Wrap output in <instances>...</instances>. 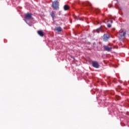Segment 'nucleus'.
Masks as SVG:
<instances>
[{
    "mask_svg": "<svg viewBox=\"0 0 129 129\" xmlns=\"http://www.w3.org/2000/svg\"><path fill=\"white\" fill-rule=\"evenodd\" d=\"M52 7L54 10H58L59 9V2L57 1L52 2Z\"/></svg>",
    "mask_w": 129,
    "mask_h": 129,
    "instance_id": "nucleus-1",
    "label": "nucleus"
},
{
    "mask_svg": "<svg viewBox=\"0 0 129 129\" xmlns=\"http://www.w3.org/2000/svg\"><path fill=\"white\" fill-rule=\"evenodd\" d=\"M104 49L105 51H107L108 52H110L111 50H112V47H111V45L108 44L107 45H104Z\"/></svg>",
    "mask_w": 129,
    "mask_h": 129,
    "instance_id": "nucleus-2",
    "label": "nucleus"
},
{
    "mask_svg": "<svg viewBox=\"0 0 129 129\" xmlns=\"http://www.w3.org/2000/svg\"><path fill=\"white\" fill-rule=\"evenodd\" d=\"M92 65L94 68H99V64H98L97 61H93L92 62Z\"/></svg>",
    "mask_w": 129,
    "mask_h": 129,
    "instance_id": "nucleus-3",
    "label": "nucleus"
},
{
    "mask_svg": "<svg viewBox=\"0 0 129 129\" xmlns=\"http://www.w3.org/2000/svg\"><path fill=\"white\" fill-rule=\"evenodd\" d=\"M25 18L26 20H31L32 19V13H27L25 15Z\"/></svg>",
    "mask_w": 129,
    "mask_h": 129,
    "instance_id": "nucleus-4",
    "label": "nucleus"
},
{
    "mask_svg": "<svg viewBox=\"0 0 129 129\" xmlns=\"http://www.w3.org/2000/svg\"><path fill=\"white\" fill-rule=\"evenodd\" d=\"M110 37L107 34H105L103 35V40L105 42H107L108 41V39H109Z\"/></svg>",
    "mask_w": 129,
    "mask_h": 129,
    "instance_id": "nucleus-5",
    "label": "nucleus"
},
{
    "mask_svg": "<svg viewBox=\"0 0 129 129\" xmlns=\"http://www.w3.org/2000/svg\"><path fill=\"white\" fill-rule=\"evenodd\" d=\"M37 33L40 37H44V32H43V31L38 30Z\"/></svg>",
    "mask_w": 129,
    "mask_h": 129,
    "instance_id": "nucleus-6",
    "label": "nucleus"
},
{
    "mask_svg": "<svg viewBox=\"0 0 129 129\" xmlns=\"http://www.w3.org/2000/svg\"><path fill=\"white\" fill-rule=\"evenodd\" d=\"M54 31H56L57 32H62V28L60 27H55Z\"/></svg>",
    "mask_w": 129,
    "mask_h": 129,
    "instance_id": "nucleus-7",
    "label": "nucleus"
},
{
    "mask_svg": "<svg viewBox=\"0 0 129 129\" xmlns=\"http://www.w3.org/2000/svg\"><path fill=\"white\" fill-rule=\"evenodd\" d=\"M69 9H70V7L67 5H66L63 6V9L64 11H68Z\"/></svg>",
    "mask_w": 129,
    "mask_h": 129,
    "instance_id": "nucleus-8",
    "label": "nucleus"
},
{
    "mask_svg": "<svg viewBox=\"0 0 129 129\" xmlns=\"http://www.w3.org/2000/svg\"><path fill=\"white\" fill-rule=\"evenodd\" d=\"M50 16L52 18L53 20H54V19H55V13H54V12L52 11L50 13Z\"/></svg>",
    "mask_w": 129,
    "mask_h": 129,
    "instance_id": "nucleus-9",
    "label": "nucleus"
},
{
    "mask_svg": "<svg viewBox=\"0 0 129 129\" xmlns=\"http://www.w3.org/2000/svg\"><path fill=\"white\" fill-rule=\"evenodd\" d=\"M100 31H102V29L101 28V27L98 28L96 30H94V32H96L97 33H99V32H100Z\"/></svg>",
    "mask_w": 129,
    "mask_h": 129,
    "instance_id": "nucleus-10",
    "label": "nucleus"
},
{
    "mask_svg": "<svg viewBox=\"0 0 129 129\" xmlns=\"http://www.w3.org/2000/svg\"><path fill=\"white\" fill-rule=\"evenodd\" d=\"M87 6H89V7L92 9V5H91V3H90V2H88L87 3Z\"/></svg>",
    "mask_w": 129,
    "mask_h": 129,
    "instance_id": "nucleus-11",
    "label": "nucleus"
},
{
    "mask_svg": "<svg viewBox=\"0 0 129 129\" xmlns=\"http://www.w3.org/2000/svg\"><path fill=\"white\" fill-rule=\"evenodd\" d=\"M125 35H126V32L125 31L123 33V34L122 35H120V37H122L123 38H124V37H125Z\"/></svg>",
    "mask_w": 129,
    "mask_h": 129,
    "instance_id": "nucleus-12",
    "label": "nucleus"
},
{
    "mask_svg": "<svg viewBox=\"0 0 129 129\" xmlns=\"http://www.w3.org/2000/svg\"><path fill=\"white\" fill-rule=\"evenodd\" d=\"M107 27L108 28H111V25L110 24H108Z\"/></svg>",
    "mask_w": 129,
    "mask_h": 129,
    "instance_id": "nucleus-13",
    "label": "nucleus"
},
{
    "mask_svg": "<svg viewBox=\"0 0 129 129\" xmlns=\"http://www.w3.org/2000/svg\"><path fill=\"white\" fill-rule=\"evenodd\" d=\"M96 12L97 13V12H98V13H99V12H100V10H99V9H97L96 10Z\"/></svg>",
    "mask_w": 129,
    "mask_h": 129,
    "instance_id": "nucleus-14",
    "label": "nucleus"
},
{
    "mask_svg": "<svg viewBox=\"0 0 129 129\" xmlns=\"http://www.w3.org/2000/svg\"><path fill=\"white\" fill-rule=\"evenodd\" d=\"M110 22V23H112V20H111Z\"/></svg>",
    "mask_w": 129,
    "mask_h": 129,
    "instance_id": "nucleus-15",
    "label": "nucleus"
}]
</instances>
